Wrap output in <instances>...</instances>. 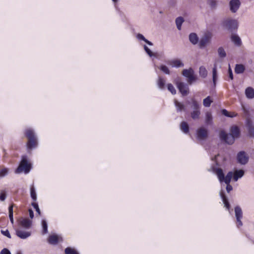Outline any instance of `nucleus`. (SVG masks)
Listing matches in <instances>:
<instances>
[{
	"mask_svg": "<svg viewBox=\"0 0 254 254\" xmlns=\"http://www.w3.org/2000/svg\"><path fill=\"white\" fill-rule=\"evenodd\" d=\"M8 249L6 248L3 249L0 252V254H7Z\"/></svg>",
	"mask_w": 254,
	"mask_h": 254,
	"instance_id": "nucleus-56",
	"label": "nucleus"
},
{
	"mask_svg": "<svg viewBox=\"0 0 254 254\" xmlns=\"http://www.w3.org/2000/svg\"><path fill=\"white\" fill-rule=\"evenodd\" d=\"M219 155V154H217V155H215L214 157V158L212 159L213 160H216V158Z\"/></svg>",
	"mask_w": 254,
	"mask_h": 254,
	"instance_id": "nucleus-59",
	"label": "nucleus"
},
{
	"mask_svg": "<svg viewBox=\"0 0 254 254\" xmlns=\"http://www.w3.org/2000/svg\"><path fill=\"white\" fill-rule=\"evenodd\" d=\"M228 75H229V78L231 80H233V71H232V70L231 69V68L230 66H229L228 70Z\"/></svg>",
	"mask_w": 254,
	"mask_h": 254,
	"instance_id": "nucleus-50",
	"label": "nucleus"
},
{
	"mask_svg": "<svg viewBox=\"0 0 254 254\" xmlns=\"http://www.w3.org/2000/svg\"><path fill=\"white\" fill-rule=\"evenodd\" d=\"M167 64L171 66L172 67L176 68L183 67L184 65L183 63L179 59H173L168 60L167 62Z\"/></svg>",
	"mask_w": 254,
	"mask_h": 254,
	"instance_id": "nucleus-13",
	"label": "nucleus"
},
{
	"mask_svg": "<svg viewBox=\"0 0 254 254\" xmlns=\"http://www.w3.org/2000/svg\"><path fill=\"white\" fill-rule=\"evenodd\" d=\"M241 5L239 0H231L229 2L230 10L232 13H235L239 9Z\"/></svg>",
	"mask_w": 254,
	"mask_h": 254,
	"instance_id": "nucleus-12",
	"label": "nucleus"
},
{
	"mask_svg": "<svg viewBox=\"0 0 254 254\" xmlns=\"http://www.w3.org/2000/svg\"><path fill=\"white\" fill-rule=\"evenodd\" d=\"M249 156L244 151H241L237 154V161L241 165L246 164L249 161Z\"/></svg>",
	"mask_w": 254,
	"mask_h": 254,
	"instance_id": "nucleus-6",
	"label": "nucleus"
},
{
	"mask_svg": "<svg viewBox=\"0 0 254 254\" xmlns=\"http://www.w3.org/2000/svg\"><path fill=\"white\" fill-rule=\"evenodd\" d=\"M208 4L211 9H215L217 5V0H208Z\"/></svg>",
	"mask_w": 254,
	"mask_h": 254,
	"instance_id": "nucleus-39",
	"label": "nucleus"
},
{
	"mask_svg": "<svg viewBox=\"0 0 254 254\" xmlns=\"http://www.w3.org/2000/svg\"><path fill=\"white\" fill-rule=\"evenodd\" d=\"M159 13H160V14H162V13H163V12H162V11H159Z\"/></svg>",
	"mask_w": 254,
	"mask_h": 254,
	"instance_id": "nucleus-63",
	"label": "nucleus"
},
{
	"mask_svg": "<svg viewBox=\"0 0 254 254\" xmlns=\"http://www.w3.org/2000/svg\"><path fill=\"white\" fill-rule=\"evenodd\" d=\"M184 21V18L182 16H179L176 19V24L177 26V28L179 30H180L181 29L182 25Z\"/></svg>",
	"mask_w": 254,
	"mask_h": 254,
	"instance_id": "nucleus-29",
	"label": "nucleus"
},
{
	"mask_svg": "<svg viewBox=\"0 0 254 254\" xmlns=\"http://www.w3.org/2000/svg\"><path fill=\"white\" fill-rule=\"evenodd\" d=\"M16 235L21 239H26L31 235L30 232L25 231L20 229H16L15 230Z\"/></svg>",
	"mask_w": 254,
	"mask_h": 254,
	"instance_id": "nucleus-14",
	"label": "nucleus"
},
{
	"mask_svg": "<svg viewBox=\"0 0 254 254\" xmlns=\"http://www.w3.org/2000/svg\"><path fill=\"white\" fill-rule=\"evenodd\" d=\"M245 94L246 97L249 99H253L254 98V89L251 87L247 88L245 90Z\"/></svg>",
	"mask_w": 254,
	"mask_h": 254,
	"instance_id": "nucleus-21",
	"label": "nucleus"
},
{
	"mask_svg": "<svg viewBox=\"0 0 254 254\" xmlns=\"http://www.w3.org/2000/svg\"><path fill=\"white\" fill-rule=\"evenodd\" d=\"M199 75L202 78H205L207 75V71L205 67L203 66H201L199 69Z\"/></svg>",
	"mask_w": 254,
	"mask_h": 254,
	"instance_id": "nucleus-33",
	"label": "nucleus"
},
{
	"mask_svg": "<svg viewBox=\"0 0 254 254\" xmlns=\"http://www.w3.org/2000/svg\"><path fill=\"white\" fill-rule=\"evenodd\" d=\"M193 111L200 110V105L195 100H193L192 102Z\"/></svg>",
	"mask_w": 254,
	"mask_h": 254,
	"instance_id": "nucleus-43",
	"label": "nucleus"
},
{
	"mask_svg": "<svg viewBox=\"0 0 254 254\" xmlns=\"http://www.w3.org/2000/svg\"><path fill=\"white\" fill-rule=\"evenodd\" d=\"M217 73V67L215 64L212 69V80L214 86H215L216 84Z\"/></svg>",
	"mask_w": 254,
	"mask_h": 254,
	"instance_id": "nucleus-30",
	"label": "nucleus"
},
{
	"mask_svg": "<svg viewBox=\"0 0 254 254\" xmlns=\"http://www.w3.org/2000/svg\"><path fill=\"white\" fill-rule=\"evenodd\" d=\"M221 113H222V115H223L224 116L227 117H230V118H233V117H236V116H237V114H234V116H231V113L229 112L226 109H222L221 111Z\"/></svg>",
	"mask_w": 254,
	"mask_h": 254,
	"instance_id": "nucleus-41",
	"label": "nucleus"
},
{
	"mask_svg": "<svg viewBox=\"0 0 254 254\" xmlns=\"http://www.w3.org/2000/svg\"><path fill=\"white\" fill-rule=\"evenodd\" d=\"M31 205L34 207V208L35 209L37 213L39 214H41V211L39 207V205L38 203L33 202L31 203Z\"/></svg>",
	"mask_w": 254,
	"mask_h": 254,
	"instance_id": "nucleus-44",
	"label": "nucleus"
},
{
	"mask_svg": "<svg viewBox=\"0 0 254 254\" xmlns=\"http://www.w3.org/2000/svg\"><path fill=\"white\" fill-rule=\"evenodd\" d=\"M213 118L212 114L209 112L205 113V123L207 125H211L213 123Z\"/></svg>",
	"mask_w": 254,
	"mask_h": 254,
	"instance_id": "nucleus-23",
	"label": "nucleus"
},
{
	"mask_svg": "<svg viewBox=\"0 0 254 254\" xmlns=\"http://www.w3.org/2000/svg\"><path fill=\"white\" fill-rule=\"evenodd\" d=\"M65 254H79L75 249L70 247H67L64 250Z\"/></svg>",
	"mask_w": 254,
	"mask_h": 254,
	"instance_id": "nucleus-37",
	"label": "nucleus"
},
{
	"mask_svg": "<svg viewBox=\"0 0 254 254\" xmlns=\"http://www.w3.org/2000/svg\"><path fill=\"white\" fill-rule=\"evenodd\" d=\"M159 68L165 74L168 75L170 74V71L169 68L166 65L161 64Z\"/></svg>",
	"mask_w": 254,
	"mask_h": 254,
	"instance_id": "nucleus-38",
	"label": "nucleus"
},
{
	"mask_svg": "<svg viewBox=\"0 0 254 254\" xmlns=\"http://www.w3.org/2000/svg\"><path fill=\"white\" fill-rule=\"evenodd\" d=\"M245 70V66L242 64H236L235 68V72L237 74L243 73Z\"/></svg>",
	"mask_w": 254,
	"mask_h": 254,
	"instance_id": "nucleus-24",
	"label": "nucleus"
},
{
	"mask_svg": "<svg viewBox=\"0 0 254 254\" xmlns=\"http://www.w3.org/2000/svg\"><path fill=\"white\" fill-rule=\"evenodd\" d=\"M32 164L28 162L27 156L23 155L20 163L15 172L16 174H19L24 172L25 174H27L30 172Z\"/></svg>",
	"mask_w": 254,
	"mask_h": 254,
	"instance_id": "nucleus-4",
	"label": "nucleus"
},
{
	"mask_svg": "<svg viewBox=\"0 0 254 254\" xmlns=\"http://www.w3.org/2000/svg\"><path fill=\"white\" fill-rule=\"evenodd\" d=\"M112 1L115 4V6L116 7V3L119 1V0H112Z\"/></svg>",
	"mask_w": 254,
	"mask_h": 254,
	"instance_id": "nucleus-58",
	"label": "nucleus"
},
{
	"mask_svg": "<svg viewBox=\"0 0 254 254\" xmlns=\"http://www.w3.org/2000/svg\"><path fill=\"white\" fill-rule=\"evenodd\" d=\"M28 211H29V216H30V218L31 219L33 218L34 216L33 211L32 210V209H29Z\"/></svg>",
	"mask_w": 254,
	"mask_h": 254,
	"instance_id": "nucleus-54",
	"label": "nucleus"
},
{
	"mask_svg": "<svg viewBox=\"0 0 254 254\" xmlns=\"http://www.w3.org/2000/svg\"><path fill=\"white\" fill-rule=\"evenodd\" d=\"M167 89L173 95L176 94V90L171 83H168L167 84Z\"/></svg>",
	"mask_w": 254,
	"mask_h": 254,
	"instance_id": "nucleus-40",
	"label": "nucleus"
},
{
	"mask_svg": "<svg viewBox=\"0 0 254 254\" xmlns=\"http://www.w3.org/2000/svg\"><path fill=\"white\" fill-rule=\"evenodd\" d=\"M182 74L183 76L188 78L189 76H191L194 74V71L191 68L185 69L183 70Z\"/></svg>",
	"mask_w": 254,
	"mask_h": 254,
	"instance_id": "nucleus-28",
	"label": "nucleus"
},
{
	"mask_svg": "<svg viewBox=\"0 0 254 254\" xmlns=\"http://www.w3.org/2000/svg\"><path fill=\"white\" fill-rule=\"evenodd\" d=\"M234 114H236L234 113H231V116H234Z\"/></svg>",
	"mask_w": 254,
	"mask_h": 254,
	"instance_id": "nucleus-62",
	"label": "nucleus"
},
{
	"mask_svg": "<svg viewBox=\"0 0 254 254\" xmlns=\"http://www.w3.org/2000/svg\"><path fill=\"white\" fill-rule=\"evenodd\" d=\"M233 175V172L229 171L226 175V176L223 179V182H224L226 185L230 184L231 179Z\"/></svg>",
	"mask_w": 254,
	"mask_h": 254,
	"instance_id": "nucleus-26",
	"label": "nucleus"
},
{
	"mask_svg": "<svg viewBox=\"0 0 254 254\" xmlns=\"http://www.w3.org/2000/svg\"><path fill=\"white\" fill-rule=\"evenodd\" d=\"M218 54L219 58L221 59H223L226 57V53L222 47H220L218 49Z\"/></svg>",
	"mask_w": 254,
	"mask_h": 254,
	"instance_id": "nucleus-35",
	"label": "nucleus"
},
{
	"mask_svg": "<svg viewBox=\"0 0 254 254\" xmlns=\"http://www.w3.org/2000/svg\"><path fill=\"white\" fill-rule=\"evenodd\" d=\"M213 170L216 173L220 182H223V179H224L225 175L222 169L218 168H213Z\"/></svg>",
	"mask_w": 254,
	"mask_h": 254,
	"instance_id": "nucleus-18",
	"label": "nucleus"
},
{
	"mask_svg": "<svg viewBox=\"0 0 254 254\" xmlns=\"http://www.w3.org/2000/svg\"><path fill=\"white\" fill-rule=\"evenodd\" d=\"M235 214L237 221V226L238 228L243 225L241 219L243 217V212L241 208L239 206H236L235 207Z\"/></svg>",
	"mask_w": 254,
	"mask_h": 254,
	"instance_id": "nucleus-7",
	"label": "nucleus"
},
{
	"mask_svg": "<svg viewBox=\"0 0 254 254\" xmlns=\"http://www.w3.org/2000/svg\"><path fill=\"white\" fill-rule=\"evenodd\" d=\"M9 218L10 221V222L12 224H13L14 223V220H13V214H9Z\"/></svg>",
	"mask_w": 254,
	"mask_h": 254,
	"instance_id": "nucleus-55",
	"label": "nucleus"
},
{
	"mask_svg": "<svg viewBox=\"0 0 254 254\" xmlns=\"http://www.w3.org/2000/svg\"><path fill=\"white\" fill-rule=\"evenodd\" d=\"M189 40L193 45H196L198 42V37L195 33H191L189 35Z\"/></svg>",
	"mask_w": 254,
	"mask_h": 254,
	"instance_id": "nucleus-20",
	"label": "nucleus"
},
{
	"mask_svg": "<svg viewBox=\"0 0 254 254\" xmlns=\"http://www.w3.org/2000/svg\"><path fill=\"white\" fill-rule=\"evenodd\" d=\"M230 39L234 45L237 47L241 46L242 43L240 37L235 33H232Z\"/></svg>",
	"mask_w": 254,
	"mask_h": 254,
	"instance_id": "nucleus-16",
	"label": "nucleus"
},
{
	"mask_svg": "<svg viewBox=\"0 0 254 254\" xmlns=\"http://www.w3.org/2000/svg\"><path fill=\"white\" fill-rule=\"evenodd\" d=\"M196 136L199 141L205 140L208 136V131L204 127H199L196 130Z\"/></svg>",
	"mask_w": 254,
	"mask_h": 254,
	"instance_id": "nucleus-5",
	"label": "nucleus"
},
{
	"mask_svg": "<svg viewBox=\"0 0 254 254\" xmlns=\"http://www.w3.org/2000/svg\"><path fill=\"white\" fill-rule=\"evenodd\" d=\"M174 104L178 112H182L183 111H185L186 110L185 106L183 103L175 100Z\"/></svg>",
	"mask_w": 254,
	"mask_h": 254,
	"instance_id": "nucleus-22",
	"label": "nucleus"
},
{
	"mask_svg": "<svg viewBox=\"0 0 254 254\" xmlns=\"http://www.w3.org/2000/svg\"><path fill=\"white\" fill-rule=\"evenodd\" d=\"M191 118L194 120H197L199 118L200 115V110H195L192 111V112L190 113Z\"/></svg>",
	"mask_w": 254,
	"mask_h": 254,
	"instance_id": "nucleus-32",
	"label": "nucleus"
},
{
	"mask_svg": "<svg viewBox=\"0 0 254 254\" xmlns=\"http://www.w3.org/2000/svg\"><path fill=\"white\" fill-rule=\"evenodd\" d=\"M144 49L149 57H152L155 56V55L153 54L152 52L146 45L144 46Z\"/></svg>",
	"mask_w": 254,
	"mask_h": 254,
	"instance_id": "nucleus-45",
	"label": "nucleus"
},
{
	"mask_svg": "<svg viewBox=\"0 0 254 254\" xmlns=\"http://www.w3.org/2000/svg\"><path fill=\"white\" fill-rule=\"evenodd\" d=\"M9 170L8 168H4L0 170V177H4L8 173Z\"/></svg>",
	"mask_w": 254,
	"mask_h": 254,
	"instance_id": "nucleus-42",
	"label": "nucleus"
},
{
	"mask_svg": "<svg viewBox=\"0 0 254 254\" xmlns=\"http://www.w3.org/2000/svg\"><path fill=\"white\" fill-rule=\"evenodd\" d=\"M196 80V77L194 75V74L189 77L188 78V81L189 84H191L193 81H194Z\"/></svg>",
	"mask_w": 254,
	"mask_h": 254,
	"instance_id": "nucleus-48",
	"label": "nucleus"
},
{
	"mask_svg": "<svg viewBox=\"0 0 254 254\" xmlns=\"http://www.w3.org/2000/svg\"><path fill=\"white\" fill-rule=\"evenodd\" d=\"M25 135L28 138L27 148L28 150H31L36 147L38 142L34 130L31 128L26 129L25 131Z\"/></svg>",
	"mask_w": 254,
	"mask_h": 254,
	"instance_id": "nucleus-3",
	"label": "nucleus"
},
{
	"mask_svg": "<svg viewBox=\"0 0 254 254\" xmlns=\"http://www.w3.org/2000/svg\"><path fill=\"white\" fill-rule=\"evenodd\" d=\"M212 101L210 99V97L209 96H207L206 98L203 99V106L205 107H209L210 106V105Z\"/></svg>",
	"mask_w": 254,
	"mask_h": 254,
	"instance_id": "nucleus-36",
	"label": "nucleus"
},
{
	"mask_svg": "<svg viewBox=\"0 0 254 254\" xmlns=\"http://www.w3.org/2000/svg\"><path fill=\"white\" fill-rule=\"evenodd\" d=\"M220 195L222 199V200L224 204V206L226 207L227 210H229L230 208V204L229 203L227 197L226 196L223 191H221L220 192Z\"/></svg>",
	"mask_w": 254,
	"mask_h": 254,
	"instance_id": "nucleus-19",
	"label": "nucleus"
},
{
	"mask_svg": "<svg viewBox=\"0 0 254 254\" xmlns=\"http://www.w3.org/2000/svg\"><path fill=\"white\" fill-rule=\"evenodd\" d=\"M181 129L185 133L189 132V126L188 124L185 121L182 122L180 125Z\"/></svg>",
	"mask_w": 254,
	"mask_h": 254,
	"instance_id": "nucleus-27",
	"label": "nucleus"
},
{
	"mask_svg": "<svg viewBox=\"0 0 254 254\" xmlns=\"http://www.w3.org/2000/svg\"><path fill=\"white\" fill-rule=\"evenodd\" d=\"M177 86L180 92L184 96L189 94V88L188 85L183 82H177Z\"/></svg>",
	"mask_w": 254,
	"mask_h": 254,
	"instance_id": "nucleus-8",
	"label": "nucleus"
},
{
	"mask_svg": "<svg viewBox=\"0 0 254 254\" xmlns=\"http://www.w3.org/2000/svg\"><path fill=\"white\" fill-rule=\"evenodd\" d=\"M145 42L149 46L153 45V43L151 42H150V41L148 40L147 39H146V40Z\"/></svg>",
	"mask_w": 254,
	"mask_h": 254,
	"instance_id": "nucleus-57",
	"label": "nucleus"
},
{
	"mask_svg": "<svg viewBox=\"0 0 254 254\" xmlns=\"http://www.w3.org/2000/svg\"><path fill=\"white\" fill-rule=\"evenodd\" d=\"M246 127L248 132V135L251 137H254V125L251 121H247Z\"/></svg>",
	"mask_w": 254,
	"mask_h": 254,
	"instance_id": "nucleus-15",
	"label": "nucleus"
},
{
	"mask_svg": "<svg viewBox=\"0 0 254 254\" xmlns=\"http://www.w3.org/2000/svg\"><path fill=\"white\" fill-rule=\"evenodd\" d=\"M16 254H22V253L21 251H18L16 253Z\"/></svg>",
	"mask_w": 254,
	"mask_h": 254,
	"instance_id": "nucleus-60",
	"label": "nucleus"
},
{
	"mask_svg": "<svg viewBox=\"0 0 254 254\" xmlns=\"http://www.w3.org/2000/svg\"><path fill=\"white\" fill-rule=\"evenodd\" d=\"M18 222L19 226L26 229H29L32 225V221L28 218H20Z\"/></svg>",
	"mask_w": 254,
	"mask_h": 254,
	"instance_id": "nucleus-9",
	"label": "nucleus"
},
{
	"mask_svg": "<svg viewBox=\"0 0 254 254\" xmlns=\"http://www.w3.org/2000/svg\"><path fill=\"white\" fill-rule=\"evenodd\" d=\"M136 38L139 40H142L145 42L146 39L145 37L141 34L138 33L136 35Z\"/></svg>",
	"mask_w": 254,
	"mask_h": 254,
	"instance_id": "nucleus-49",
	"label": "nucleus"
},
{
	"mask_svg": "<svg viewBox=\"0 0 254 254\" xmlns=\"http://www.w3.org/2000/svg\"><path fill=\"white\" fill-rule=\"evenodd\" d=\"M230 131L231 133L230 134H227L224 130H221L219 133L220 139L228 144H233L235 138L239 137L240 134V129L236 126L231 127Z\"/></svg>",
	"mask_w": 254,
	"mask_h": 254,
	"instance_id": "nucleus-1",
	"label": "nucleus"
},
{
	"mask_svg": "<svg viewBox=\"0 0 254 254\" xmlns=\"http://www.w3.org/2000/svg\"><path fill=\"white\" fill-rule=\"evenodd\" d=\"M0 232L3 235L7 237V238H8L9 239H10L11 238L10 233L7 229H6L5 230H1Z\"/></svg>",
	"mask_w": 254,
	"mask_h": 254,
	"instance_id": "nucleus-47",
	"label": "nucleus"
},
{
	"mask_svg": "<svg viewBox=\"0 0 254 254\" xmlns=\"http://www.w3.org/2000/svg\"><path fill=\"white\" fill-rule=\"evenodd\" d=\"M30 196L31 198L34 201L37 200V194L35 190V188L34 186H32L30 187Z\"/></svg>",
	"mask_w": 254,
	"mask_h": 254,
	"instance_id": "nucleus-31",
	"label": "nucleus"
},
{
	"mask_svg": "<svg viewBox=\"0 0 254 254\" xmlns=\"http://www.w3.org/2000/svg\"><path fill=\"white\" fill-rule=\"evenodd\" d=\"M226 189L227 192L229 193L230 191H231L233 190V187L231 185H230V184H228V185H227L226 186Z\"/></svg>",
	"mask_w": 254,
	"mask_h": 254,
	"instance_id": "nucleus-52",
	"label": "nucleus"
},
{
	"mask_svg": "<svg viewBox=\"0 0 254 254\" xmlns=\"http://www.w3.org/2000/svg\"><path fill=\"white\" fill-rule=\"evenodd\" d=\"M221 26L224 29L231 33H236L238 28L239 22L237 19L227 17L222 20Z\"/></svg>",
	"mask_w": 254,
	"mask_h": 254,
	"instance_id": "nucleus-2",
	"label": "nucleus"
},
{
	"mask_svg": "<svg viewBox=\"0 0 254 254\" xmlns=\"http://www.w3.org/2000/svg\"><path fill=\"white\" fill-rule=\"evenodd\" d=\"M166 81L164 78L161 76H159L158 80L157 81L158 87L160 89H164L165 88Z\"/></svg>",
	"mask_w": 254,
	"mask_h": 254,
	"instance_id": "nucleus-25",
	"label": "nucleus"
},
{
	"mask_svg": "<svg viewBox=\"0 0 254 254\" xmlns=\"http://www.w3.org/2000/svg\"><path fill=\"white\" fill-rule=\"evenodd\" d=\"M176 2H177L176 0H169L168 1V4L170 6H174L176 5Z\"/></svg>",
	"mask_w": 254,
	"mask_h": 254,
	"instance_id": "nucleus-51",
	"label": "nucleus"
},
{
	"mask_svg": "<svg viewBox=\"0 0 254 254\" xmlns=\"http://www.w3.org/2000/svg\"><path fill=\"white\" fill-rule=\"evenodd\" d=\"M13 205L14 204H11L10 205V206H9L8 207V213L9 214H13Z\"/></svg>",
	"mask_w": 254,
	"mask_h": 254,
	"instance_id": "nucleus-53",
	"label": "nucleus"
},
{
	"mask_svg": "<svg viewBox=\"0 0 254 254\" xmlns=\"http://www.w3.org/2000/svg\"><path fill=\"white\" fill-rule=\"evenodd\" d=\"M63 238L60 235L56 234L51 235L48 239V242L53 245H57L59 242H62Z\"/></svg>",
	"mask_w": 254,
	"mask_h": 254,
	"instance_id": "nucleus-11",
	"label": "nucleus"
},
{
	"mask_svg": "<svg viewBox=\"0 0 254 254\" xmlns=\"http://www.w3.org/2000/svg\"><path fill=\"white\" fill-rule=\"evenodd\" d=\"M211 36L210 34H205V35L202 37L199 42V47L200 49L204 48L207 44L210 42Z\"/></svg>",
	"mask_w": 254,
	"mask_h": 254,
	"instance_id": "nucleus-10",
	"label": "nucleus"
},
{
	"mask_svg": "<svg viewBox=\"0 0 254 254\" xmlns=\"http://www.w3.org/2000/svg\"><path fill=\"white\" fill-rule=\"evenodd\" d=\"M7 254H11L10 252V251L9 250H8Z\"/></svg>",
	"mask_w": 254,
	"mask_h": 254,
	"instance_id": "nucleus-61",
	"label": "nucleus"
},
{
	"mask_svg": "<svg viewBox=\"0 0 254 254\" xmlns=\"http://www.w3.org/2000/svg\"><path fill=\"white\" fill-rule=\"evenodd\" d=\"M245 174V171L243 170H236L233 173V180L235 182L238 180L239 179L242 178Z\"/></svg>",
	"mask_w": 254,
	"mask_h": 254,
	"instance_id": "nucleus-17",
	"label": "nucleus"
},
{
	"mask_svg": "<svg viewBox=\"0 0 254 254\" xmlns=\"http://www.w3.org/2000/svg\"><path fill=\"white\" fill-rule=\"evenodd\" d=\"M6 198V192L5 190H2L0 193V200L3 201Z\"/></svg>",
	"mask_w": 254,
	"mask_h": 254,
	"instance_id": "nucleus-46",
	"label": "nucleus"
},
{
	"mask_svg": "<svg viewBox=\"0 0 254 254\" xmlns=\"http://www.w3.org/2000/svg\"><path fill=\"white\" fill-rule=\"evenodd\" d=\"M42 233L45 234L48 233V223L45 219L42 220Z\"/></svg>",
	"mask_w": 254,
	"mask_h": 254,
	"instance_id": "nucleus-34",
	"label": "nucleus"
}]
</instances>
